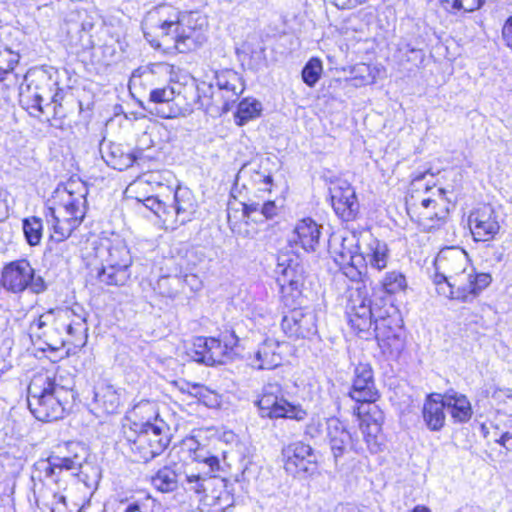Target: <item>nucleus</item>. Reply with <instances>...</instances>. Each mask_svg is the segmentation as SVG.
<instances>
[{"label":"nucleus","instance_id":"47","mask_svg":"<svg viewBox=\"0 0 512 512\" xmlns=\"http://www.w3.org/2000/svg\"><path fill=\"white\" fill-rule=\"evenodd\" d=\"M54 319L53 310H49L46 313L40 315L37 319H35L30 324V331L35 334L40 339L48 340V332L45 328L49 325L51 321Z\"/></svg>","mask_w":512,"mask_h":512},{"label":"nucleus","instance_id":"40","mask_svg":"<svg viewBox=\"0 0 512 512\" xmlns=\"http://www.w3.org/2000/svg\"><path fill=\"white\" fill-rule=\"evenodd\" d=\"M261 110L262 105L259 101L245 99L238 105L235 123L238 126L246 125L249 120L259 117Z\"/></svg>","mask_w":512,"mask_h":512},{"label":"nucleus","instance_id":"20","mask_svg":"<svg viewBox=\"0 0 512 512\" xmlns=\"http://www.w3.org/2000/svg\"><path fill=\"white\" fill-rule=\"evenodd\" d=\"M31 77V74L25 75L22 79V82H20L19 78L18 87L16 89H6V94H3V96L8 97V93L10 91L17 92L19 96V102L23 106V108L27 110L42 112L43 102L48 99L55 102L58 93H55L51 96L50 93L44 87H41L39 85V82H36L35 80L31 79Z\"/></svg>","mask_w":512,"mask_h":512},{"label":"nucleus","instance_id":"48","mask_svg":"<svg viewBox=\"0 0 512 512\" xmlns=\"http://www.w3.org/2000/svg\"><path fill=\"white\" fill-rule=\"evenodd\" d=\"M174 86H166L163 88H156L150 91V101L154 103H168L174 100L175 95L179 94Z\"/></svg>","mask_w":512,"mask_h":512},{"label":"nucleus","instance_id":"32","mask_svg":"<svg viewBox=\"0 0 512 512\" xmlns=\"http://www.w3.org/2000/svg\"><path fill=\"white\" fill-rule=\"evenodd\" d=\"M123 389L116 388L108 380H100L94 386V401L107 414L117 413L122 405Z\"/></svg>","mask_w":512,"mask_h":512},{"label":"nucleus","instance_id":"38","mask_svg":"<svg viewBox=\"0 0 512 512\" xmlns=\"http://www.w3.org/2000/svg\"><path fill=\"white\" fill-rule=\"evenodd\" d=\"M199 105L208 112L222 113L217 89L213 84L200 82L196 85Z\"/></svg>","mask_w":512,"mask_h":512},{"label":"nucleus","instance_id":"62","mask_svg":"<svg viewBox=\"0 0 512 512\" xmlns=\"http://www.w3.org/2000/svg\"><path fill=\"white\" fill-rule=\"evenodd\" d=\"M140 81V75L137 74V71H135L129 81V88L132 90L133 87L136 86L137 82Z\"/></svg>","mask_w":512,"mask_h":512},{"label":"nucleus","instance_id":"27","mask_svg":"<svg viewBox=\"0 0 512 512\" xmlns=\"http://www.w3.org/2000/svg\"><path fill=\"white\" fill-rule=\"evenodd\" d=\"M102 157L110 167L119 171H124L134 164L143 167L147 161L154 158L153 155L137 154L132 149L115 143L108 145Z\"/></svg>","mask_w":512,"mask_h":512},{"label":"nucleus","instance_id":"24","mask_svg":"<svg viewBox=\"0 0 512 512\" xmlns=\"http://www.w3.org/2000/svg\"><path fill=\"white\" fill-rule=\"evenodd\" d=\"M197 210V201L193 192L187 187H177L173 202L169 204V224L183 225L192 220Z\"/></svg>","mask_w":512,"mask_h":512},{"label":"nucleus","instance_id":"7","mask_svg":"<svg viewBox=\"0 0 512 512\" xmlns=\"http://www.w3.org/2000/svg\"><path fill=\"white\" fill-rule=\"evenodd\" d=\"M198 468L190 494L199 501L202 512H223L233 504V495L227 490V480L216 475L220 470L219 458L208 451L196 452Z\"/></svg>","mask_w":512,"mask_h":512},{"label":"nucleus","instance_id":"37","mask_svg":"<svg viewBox=\"0 0 512 512\" xmlns=\"http://www.w3.org/2000/svg\"><path fill=\"white\" fill-rule=\"evenodd\" d=\"M65 317L68 320L63 324L69 339L75 346H83L87 339V325L84 316L76 314L72 310L65 311Z\"/></svg>","mask_w":512,"mask_h":512},{"label":"nucleus","instance_id":"41","mask_svg":"<svg viewBox=\"0 0 512 512\" xmlns=\"http://www.w3.org/2000/svg\"><path fill=\"white\" fill-rule=\"evenodd\" d=\"M381 285L386 293L396 294L406 289L407 280L402 272L394 270L384 275Z\"/></svg>","mask_w":512,"mask_h":512},{"label":"nucleus","instance_id":"56","mask_svg":"<svg viewBox=\"0 0 512 512\" xmlns=\"http://www.w3.org/2000/svg\"><path fill=\"white\" fill-rule=\"evenodd\" d=\"M277 210L278 209L274 201L268 200L262 203L260 214L263 217V222L276 216Z\"/></svg>","mask_w":512,"mask_h":512},{"label":"nucleus","instance_id":"13","mask_svg":"<svg viewBox=\"0 0 512 512\" xmlns=\"http://www.w3.org/2000/svg\"><path fill=\"white\" fill-rule=\"evenodd\" d=\"M361 246V234L358 237L353 233L343 237L339 247L333 249L335 262L340 266L343 274L352 281L360 280L364 270Z\"/></svg>","mask_w":512,"mask_h":512},{"label":"nucleus","instance_id":"63","mask_svg":"<svg viewBox=\"0 0 512 512\" xmlns=\"http://www.w3.org/2000/svg\"><path fill=\"white\" fill-rule=\"evenodd\" d=\"M429 173V170L425 171L424 173H418V174H415L414 178H413V182L416 183L418 181H421L422 179H424L425 175Z\"/></svg>","mask_w":512,"mask_h":512},{"label":"nucleus","instance_id":"58","mask_svg":"<svg viewBox=\"0 0 512 512\" xmlns=\"http://www.w3.org/2000/svg\"><path fill=\"white\" fill-rule=\"evenodd\" d=\"M339 9H351L358 5L357 0H327Z\"/></svg>","mask_w":512,"mask_h":512},{"label":"nucleus","instance_id":"6","mask_svg":"<svg viewBox=\"0 0 512 512\" xmlns=\"http://www.w3.org/2000/svg\"><path fill=\"white\" fill-rule=\"evenodd\" d=\"M72 387V379L59 368L35 373L28 385L30 412L42 422L62 419L74 398Z\"/></svg>","mask_w":512,"mask_h":512},{"label":"nucleus","instance_id":"59","mask_svg":"<svg viewBox=\"0 0 512 512\" xmlns=\"http://www.w3.org/2000/svg\"><path fill=\"white\" fill-rule=\"evenodd\" d=\"M450 280V275L446 273L436 272L433 277V282L438 287L442 283H446Z\"/></svg>","mask_w":512,"mask_h":512},{"label":"nucleus","instance_id":"21","mask_svg":"<svg viewBox=\"0 0 512 512\" xmlns=\"http://www.w3.org/2000/svg\"><path fill=\"white\" fill-rule=\"evenodd\" d=\"M335 213L344 221L355 219L359 203L354 188L347 181H337L329 188Z\"/></svg>","mask_w":512,"mask_h":512},{"label":"nucleus","instance_id":"23","mask_svg":"<svg viewBox=\"0 0 512 512\" xmlns=\"http://www.w3.org/2000/svg\"><path fill=\"white\" fill-rule=\"evenodd\" d=\"M32 277V266L27 259L6 264L1 272V286L12 293H21L28 288Z\"/></svg>","mask_w":512,"mask_h":512},{"label":"nucleus","instance_id":"12","mask_svg":"<svg viewBox=\"0 0 512 512\" xmlns=\"http://www.w3.org/2000/svg\"><path fill=\"white\" fill-rule=\"evenodd\" d=\"M284 469L294 477L305 478L317 471V457L312 447L302 441L288 444L282 449Z\"/></svg>","mask_w":512,"mask_h":512},{"label":"nucleus","instance_id":"35","mask_svg":"<svg viewBox=\"0 0 512 512\" xmlns=\"http://www.w3.org/2000/svg\"><path fill=\"white\" fill-rule=\"evenodd\" d=\"M443 401L455 423H467L472 418V406L466 395L448 390L443 394Z\"/></svg>","mask_w":512,"mask_h":512},{"label":"nucleus","instance_id":"8","mask_svg":"<svg viewBox=\"0 0 512 512\" xmlns=\"http://www.w3.org/2000/svg\"><path fill=\"white\" fill-rule=\"evenodd\" d=\"M132 257L126 244L116 240L106 248V255L101 257L98 280L106 285L123 286L130 278Z\"/></svg>","mask_w":512,"mask_h":512},{"label":"nucleus","instance_id":"28","mask_svg":"<svg viewBox=\"0 0 512 512\" xmlns=\"http://www.w3.org/2000/svg\"><path fill=\"white\" fill-rule=\"evenodd\" d=\"M492 281L489 273H476L473 268L464 274V278L457 277L456 300L469 303L477 298L480 293L486 289Z\"/></svg>","mask_w":512,"mask_h":512},{"label":"nucleus","instance_id":"54","mask_svg":"<svg viewBox=\"0 0 512 512\" xmlns=\"http://www.w3.org/2000/svg\"><path fill=\"white\" fill-rule=\"evenodd\" d=\"M322 422L319 417H312L305 428V435L310 438H316L322 433Z\"/></svg>","mask_w":512,"mask_h":512},{"label":"nucleus","instance_id":"36","mask_svg":"<svg viewBox=\"0 0 512 512\" xmlns=\"http://www.w3.org/2000/svg\"><path fill=\"white\" fill-rule=\"evenodd\" d=\"M279 349V343L273 339H266L256 350L252 359V366L259 370L274 369L282 362V356Z\"/></svg>","mask_w":512,"mask_h":512},{"label":"nucleus","instance_id":"60","mask_svg":"<svg viewBox=\"0 0 512 512\" xmlns=\"http://www.w3.org/2000/svg\"><path fill=\"white\" fill-rule=\"evenodd\" d=\"M423 219H428V220H431V221H440L443 216L440 215V213L438 211H433V212H424V213H421Z\"/></svg>","mask_w":512,"mask_h":512},{"label":"nucleus","instance_id":"52","mask_svg":"<svg viewBox=\"0 0 512 512\" xmlns=\"http://www.w3.org/2000/svg\"><path fill=\"white\" fill-rule=\"evenodd\" d=\"M457 277H450V280L446 283L440 284L436 287L438 294L443 295L449 299L456 300V292L458 285H456Z\"/></svg>","mask_w":512,"mask_h":512},{"label":"nucleus","instance_id":"43","mask_svg":"<svg viewBox=\"0 0 512 512\" xmlns=\"http://www.w3.org/2000/svg\"><path fill=\"white\" fill-rule=\"evenodd\" d=\"M443 7L450 12H472L479 9L484 3L482 0H440Z\"/></svg>","mask_w":512,"mask_h":512},{"label":"nucleus","instance_id":"31","mask_svg":"<svg viewBox=\"0 0 512 512\" xmlns=\"http://www.w3.org/2000/svg\"><path fill=\"white\" fill-rule=\"evenodd\" d=\"M272 164L270 157H261L257 161L244 164L239 171V176L250 175L251 181L258 190L271 192L273 186L272 173L269 166Z\"/></svg>","mask_w":512,"mask_h":512},{"label":"nucleus","instance_id":"46","mask_svg":"<svg viewBox=\"0 0 512 512\" xmlns=\"http://www.w3.org/2000/svg\"><path fill=\"white\" fill-rule=\"evenodd\" d=\"M401 60L410 63L414 67H418L425 58V53L422 49L414 48L410 44H403L399 48Z\"/></svg>","mask_w":512,"mask_h":512},{"label":"nucleus","instance_id":"22","mask_svg":"<svg viewBox=\"0 0 512 512\" xmlns=\"http://www.w3.org/2000/svg\"><path fill=\"white\" fill-rule=\"evenodd\" d=\"M215 85L222 112L229 111L230 104H234L245 89L241 76L231 69L216 72Z\"/></svg>","mask_w":512,"mask_h":512},{"label":"nucleus","instance_id":"30","mask_svg":"<svg viewBox=\"0 0 512 512\" xmlns=\"http://www.w3.org/2000/svg\"><path fill=\"white\" fill-rule=\"evenodd\" d=\"M436 269H443L450 277L464 278L469 267L468 254L459 248H448L440 252L435 261Z\"/></svg>","mask_w":512,"mask_h":512},{"label":"nucleus","instance_id":"14","mask_svg":"<svg viewBox=\"0 0 512 512\" xmlns=\"http://www.w3.org/2000/svg\"><path fill=\"white\" fill-rule=\"evenodd\" d=\"M326 425L327 437L336 466L339 464L343 465V460L351 451L355 453L364 452L362 442L354 438L344 423L338 418L332 417L327 419Z\"/></svg>","mask_w":512,"mask_h":512},{"label":"nucleus","instance_id":"15","mask_svg":"<svg viewBox=\"0 0 512 512\" xmlns=\"http://www.w3.org/2000/svg\"><path fill=\"white\" fill-rule=\"evenodd\" d=\"M374 333L382 353L390 359H398L405 349V338L396 317L387 315L377 319Z\"/></svg>","mask_w":512,"mask_h":512},{"label":"nucleus","instance_id":"10","mask_svg":"<svg viewBox=\"0 0 512 512\" xmlns=\"http://www.w3.org/2000/svg\"><path fill=\"white\" fill-rule=\"evenodd\" d=\"M198 463L196 456L194 462L190 464H176L164 466L160 468L155 475L151 478L152 486L160 492L169 493L175 491L179 486L184 489L186 493L190 494L191 489L195 488L196 484L194 478Z\"/></svg>","mask_w":512,"mask_h":512},{"label":"nucleus","instance_id":"49","mask_svg":"<svg viewBox=\"0 0 512 512\" xmlns=\"http://www.w3.org/2000/svg\"><path fill=\"white\" fill-rule=\"evenodd\" d=\"M169 280L175 281L177 283L182 282L184 286H187L191 291L196 292L202 288V281L196 274H185L181 277H174L172 279L168 277H164L160 280L159 284L163 282H167Z\"/></svg>","mask_w":512,"mask_h":512},{"label":"nucleus","instance_id":"42","mask_svg":"<svg viewBox=\"0 0 512 512\" xmlns=\"http://www.w3.org/2000/svg\"><path fill=\"white\" fill-rule=\"evenodd\" d=\"M322 62L318 58L310 59L302 70V79L309 87H313L322 74Z\"/></svg>","mask_w":512,"mask_h":512},{"label":"nucleus","instance_id":"17","mask_svg":"<svg viewBox=\"0 0 512 512\" xmlns=\"http://www.w3.org/2000/svg\"><path fill=\"white\" fill-rule=\"evenodd\" d=\"M348 395L358 403H375L379 397L376 387L374 372L370 364L359 363L352 378V385Z\"/></svg>","mask_w":512,"mask_h":512},{"label":"nucleus","instance_id":"5","mask_svg":"<svg viewBox=\"0 0 512 512\" xmlns=\"http://www.w3.org/2000/svg\"><path fill=\"white\" fill-rule=\"evenodd\" d=\"M131 415L136 419L122 428V445L134 460L147 463L161 455L171 441L170 427L159 416L155 405L149 401L136 404Z\"/></svg>","mask_w":512,"mask_h":512},{"label":"nucleus","instance_id":"55","mask_svg":"<svg viewBox=\"0 0 512 512\" xmlns=\"http://www.w3.org/2000/svg\"><path fill=\"white\" fill-rule=\"evenodd\" d=\"M31 281H29L28 288L34 294H40L46 291L47 285L42 276H36L35 270L32 267V277Z\"/></svg>","mask_w":512,"mask_h":512},{"label":"nucleus","instance_id":"26","mask_svg":"<svg viewBox=\"0 0 512 512\" xmlns=\"http://www.w3.org/2000/svg\"><path fill=\"white\" fill-rule=\"evenodd\" d=\"M361 242L364 246L361 249V256L364 258V269L370 267L378 272L387 267L390 259V250L388 245L377 238L370 232L361 233Z\"/></svg>","mask_w":512,"mask_h":512},{"label":"nucleus","instance_id":"53","mask_svg":"<svg viewBox=\"0 0 512 512\" xmlns=\"http://www.w3.org/2000/svg\"><path fill=\"white\" fill-rule=\"evenodd\" d=\"M219 339L223 343V347H225L230 355L239 342V338L233 330L221 333Z\"/></svg>","mask_w":512,"mask_h":512},{"label":"nucleus","instance_id":"57","mask_svg":"<svg viewBox=\"0 0 512 512\" xmlns=\"http://www.w3.org/2000/svg\"><path fill=\"white\" fill-rule=\"evenodd\" d=\"M502 38L505 45L512 51V16L509 17L503 25Z\"/></svg>","mask_w":512,"mask_h":512},{"label":"nucleus","instance_id":"51","mask_svg":"<svg viewBox=\"0 0 512 512\" xmlns=\"http://www.w3.org/2000/svg\"><path fill=\"white\" fill-rule=\"evenodd\" d=\"M154 146V140L152 138V134L147 130H144L138 137L136 142V147L133 152L141 155H150L149 153H145L147 150L151 149Z\"/></svg>","mask_w":512,"mask_h":512},{"label":"nucleus","instance_id":"44","mask_svg":"<svg viewBox=\"0 0 512 512\" xmlns=\"http://www.w3.org/2000/svg\"><path fill=\"white\" fill-rule=\"evenodd\" d=\"M189 393L208 407H214L219 403L218 395L204 385L192 384Z\"/></svg>","mask_w":512,"mask_h":512},{"label":"nucleus","instance_id":"18","mask_svg":"<svg viewBox=\"0 0 512 512\" xmlns=\"http://www.w3.org/2000/svg\"><path fill=\"white\" fill-rule=\"evenodd\" d=\"M188 355L193 361L207 366L223 364L230 358L219 337H197Z\"/></svg>","mask_w":512,"mask_h":512},{"label":"nucleus","instance_id":"34","mask_svg":"<svg viewBox=\"0 0 512 512\" xmlns=\"http://www.w3.org/2000/svg\"><path fill=\"white\" fill-rule=\"evenodd\" d=\"M19 59V54L10 48L0 49V92L2 94H6V89H16L18 87L19 76L14 73V68Z\"/></svg>","mask_w":512,"mask_h":512},{"label":"nucleus","instance_id":"64","mask_svg":"<svg viewBox=\"0 0 512 512\" xmlns=\"http://www.w3.org/2000/svg\"><path fill=\"white\" fill-rule=\"evenodd\" d=\"M162 69H163L166 73H171V72H172V70H173V66L168 65V64H164V65L162 66Z\"/></svg>","mask_w":512,"mask_h":512},{"label":"nucleus","instance_id":"2","mask_svg":"<svg viewBox=\"0 0 512 512\" xmlns=\"http://www.w3.org/2000/svg\"><path fill=\"white\" fill-rule=\"evenodd\" d=\"M142 29L155 47L187 53L206 42L208 21L198 12H184L162 4L147 12Z\"/></svg>","mask_w":512,"mask_h":512},{"label":"nucleus","instance_id":"39","mask_svg":"<svg viewBox=\"0 0 512 512\" xmlns=\"http://www.w3.org/2000/svg\"><path fill=\"white\" fill-rule=\"evenodd\" d=\"M22 229L25 240L30 246L40 244L43 236V222L41 218L32 216L23 219Z\"/></svg>","mask_w":512,"mask_h":512},{"label":"nucleus","instance_id":"4","mask_svg":"<svg viewBox=\"0 0 512 512\" xmlns=\"http://www.w3.org/2000/svg\"><path fill=\"white\" fill-rule=\"evenodd\" d=\"M55 193L57 207H50L46 215L50 216L47 222L54 234L47 242L44 258L51 262L65 257L68 251L65 240L81 225L86 216L88 187L81 179L71 177L63 186H59Z\"/></svg>","mask_w":512,"mask_h":512},{"label":"nucleus","instance_id":"45","mask_svg":"<svg viewBox=\"0 0 512 512\" xmlns=\"http://www.w3.org/2000/svg\"><path fill=\"white\" fill-rule=\"evenodd\" d=\"M143 204L150 209L155 215L169 223V204L161 200L158 196H149L144 199Z\"/></svg>","mask_w":512,"mask_h":512},{"label":"nucleus","instance_id":"9","mask_svg":"<svg viewBox=\"0 0 512 512\" xmlns=\"http://www.w3.org/2000/svg\"><path fill=\"white\" fill-rule=\"evenodd\" d=\"M256 404L262 417L288 418L296 421H302L307 417V412L301 405L292 404L284 398L283 389L278 383L266 384Z\"/></svg>","mask_w":512,"mask_h":512},{"label":"nucleus","instance_id":"61","mask_svg":"<svg viewBox=\"0 0 512 512\" xmlns=\"http://www.w3.org/2000/svg\"><path fill=\"white\" fill-rule=\"evenodd\" d=\"M421 206L424 208V209H428L430 207H432L433 209L436 208L437 206V202L436 200L434 199H431V198H424L421 200Z\"/></svg>","mask_w":512,"mask_h":512},{"label":"nucleus","instance_id":"1","mask_svg":"<svg viewBox=\"0 0 512 512\" xmlns=\"http://www.w3.org/2000/svg\"><path fill=\"white\" fill-rule=\"evenodd\" d=\"M64 449L60 447L33 465L32 480H38L41 484L39 497L51 512H75L62 494L67 488L69 476L77 475L88 488L97 486L101 478L100 469L87 464L89 453L83 444L67 442Z\"/></svg>","mask_w":512,"mask_h":512},{"label":"nucleus","instance_id":"3","mask_svg":"<svg viewBox=\"0 0 512 512\" xmlns=\"http://www.w3.org/2000/svg\"><path fill=\"white\" fill-rule=\"evenodd\" d=\"M277 282L285 306L291 309L281 321V328L290 339H311L317 335V315L308 307H296L303 301L305 271L298 256L280 253L277 257Z\"/></svg>","mask_w":512,"mask_h":512},{"label":"nucleus","instance_id":"11","mask_svg":"<svg viewBox=\"0 0 512 512\" xmlns=\"http://www.w3.org/2000/svg\"><path fill=\"white\" fill-rule=\"evenodd\" d=\"M67 34L83 50L95 47L94 30L102 24L99 15L85 9L71 12L66 20Z\"/></svg>","mask_w":512,"mask_h":512},{"label":"nucleus","instance_id":"19","mask_svg":"<svg viewBox=\"0 0 512 512\" xmlns=\"http://www.w3.org/2000/svg\"><path fill=\"white\" fill-rule=\"evenodd\" d=\"M352 305L347 311L351 327L358 333L369 332L372 325L376 326L377 319L386 318L389 313L371 305L366 298L352 299Z\"/></svg>","mask_w":512,"mask_h":512},{"label":"nucleus","instance_id":"16","mask_svg":"<svg viewBox=\"0 0 512 512\" xmlns=\"http://www.w3.org/2000/svg\"><path fill=\"white\" fill-rule=\"evenodd\" d=\"M470 230L475 241H489L500 230L498 214L490 204H483L474 209L468 218Z\"/></svg>","mask_w":512,"mask_h":512},{"label":"nucleus","instance_id":"50","mask_svg":"<svg viewBox=\"0 0 512 512\" xmlns=\"http://www.w3.org/2000/svg\"><path fill=\"white\" fill-rule=\"evenodd\" d=\"M262 204L256 201H248L243 204V215L248 220L255 223L263 222V217L260 214Z\"/></svg>","mask_w":512,"mask_h":512},{"label":"nucleus","instance_id":"33","mask_svg":"<svg viewBox=\"0 0 512 512\" xmlns=\"http://www.w3.org/2000/svg\"><path fill=\"white\" fill-rule=\"evenodd\" d=\"M445 409L443 395L433 393L427 396L422 408V417L430 431H440L444 427Z\"/></svg>","mask_w":512,"mask_h":512},{"label":"nucleus","instance_id":"25","mask_svg":"<svg viewBox=\"0 0 512 512\" xmlns=\"http://www.w3.org/2000/svg\"><path fill=\"white\" fill-rule=\"evenodd\" d=\"M357 413L360 418V430L363 436L362 444L366 445L370 453H378L382 447V423L383 414L380 410L374 407V411H368L362 416L360 407L357 408Z\"/></svg>","mask_w":512,"mask_h":512},{"label":"nucleus","instance_id":"29","mask_svg":"<svg viewBox=\"0 0 512 512\" xmlns=\"http://www.w3.org/2000/svg\"><path fill=\"white\" fill-rule=\"evenodd\" d=\"M320 228L311 218L298 221L288 240L290 246L300 247L306 252H314L319 245Z\"/></svg>","mask_w":512,"mask_h":512}]
</instances>
